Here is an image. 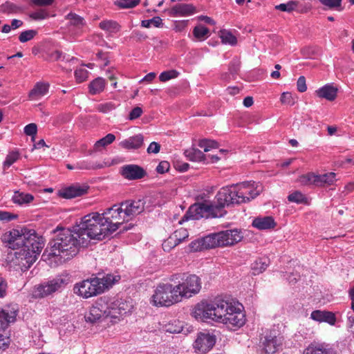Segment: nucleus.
<instances>
[{"mask_svg": "<svg viewBox=\"0 0 354 354\" xmlns=\"http://www.w3.org/2000/svg\"><path fill=\"white\" fill-rule=\"evenodd\" d=\"M263 191L262 184L245 181L223 187L218 192L214 202L205 201L191 205L179 221L180 224L189 220L202 218H219L225 216L226 206L249 202Z\"/></svg>", "mask_w": 354, "mask_h": 354, "instance_id": "obj_1", "label": "nucleus"}, {"mask_svg": "<svg viewBox=\"0 0 354 354\" xmlns=\"http://www.w3.org/2000/svg\"><path fill=\"white\" fill-rule=\"evenodd\" d=\"M79 226L82 243L89 240L102 241L113 232L103 216L98 212H92L84 216Z\"/></svg>", "mask_w": 354, "mask_h": 354, "instance_id": "obj_2", "label": "nucleus"}, {"mask_svg": "<svg viewBox=\"0 0 354 354\" xmlns=\"http://www.w3.org/2000/svg\"><path fill=\"white\" fill-rule=\"evenodd\" d=\"M12 245V247H8L6 260L11 266H18L22 272L31 267L43 249V247L39 245Z\"/></svg>", "mask_w": 354, "mask_h": 354, "instance_id": "obj_3", "label": "nucleus"}, {"mask_svg": "<svg viewBox=\"0 0 354 354\" xmlns=\"http://www.w3.org/2000/svg\"><path fill=\"white\" fill-rule=\"evenodd\" d=\"M217 323L226 325L232 329L239 328L246 321L243 306L239 302H232L221 298L218 304Z\"/></svg>", "mask_w": 354, "mask_h": 354, "instance_id": "obj_4", "label": "nucleus"}, {"mask_svg": "<svg viewBox=\"0 0 354 354\" xmlns=\"http://www.w3.org/2000/svg\"><path fill=\"white\" fill-rule=\"evenodd\" d=\"M84 245H50L42 254L41 259L49 263L61 264L75 257Z\"/></svg>", "mask_w": 354, "mask_h": 354, "instance_id": "obj_5", "label": "nucleus"}, {"mask_svg": "<svg viewBox=\"0 0 354 354\" xmlns=\"http://www.w3.org/2000/svg\"><path fill=\"white\" fill-rule=\"evenodd\" d=\"M69 283H71V276L66 272H64L55 278L35 286L32 297L35 299L46 297L55 292L61 291Z\"/></svg>", "mask_w": 354, "mask_h": 354, "instance_id": "obj_6", "label": "nucleus"}, {"mask_svg": "<svg viewBox=\"0 0 354 354\" xmlns=\"http://www.w3.org/2000/svg\"><path fill=\"white\" fill-rule=\"evenodd\" d=\"M178 286L171 283L158 284L151 297V302L156 306H170L181 301L178 291Z\"/></svg>", "mask_w": 354, "mask_h": 354, "instance_id": "obj_7", "label": "nucleus"}, {"mask_svg": "<svg viewBox=\"0 0 354 354\" xmlns=\"http://www.w3.org/2000/svg\"><path fill=\"white\" fill-rule=\"evenodd\" d=\"M170 280L178 283V293L181 298H189L199 292L201 288V279L196 274H187L186 273H177L172 274Z\"/></svg>", "mask_w": 354, "mask_h": 354, "instance_id": "obj_8", "label": "nucleus"}, {"mask_svg": "<svg viewBox=\"0 0 354 354\" xmlns=\"http://www.w3.org/2000/svg\"><path fill=\"white\" fill-rule=\"evenodd\" d=\"M2 241L4 243H14L15 241H21L22 243H44L45 239L33 229L26 227H21L12 229L2 236Z\"/></svg>", "mask_w": 354, "mask_h": 354, "instance_id": "obj_9", "label": "nucleus"}, {"mask_svg": "<svg viewBox=\"0 0 354 354\" xmlns=\"http://www.w3.org/2000/svg\"><path fill=\"white\" fill-rule=\"evenodd\" d=\"M243 238V232L237 229L227 230L208 234L191 243H239Z\"/></svg>", "mask_w": 354, "mask_h": 354, "instance_id": "obj_10", "label": "nucleus"}, {"mask_svg": "<svg viewBox=\"0 0 354 354\" xmlns=\"http://www.w3.org/2000/svg\"><path fill=\"white\" fill-rule=\"evenodd\" d=\"M220 302L221 298H216L210 302L201 301L194 306L192 315L198 320L217 322L216 316L218 315L217 306Z\"/></svg>", "mask_w": 354, "mask_h": 354, "instance_id": "obj_11", "label": "nucleus"}, {"mask_svg": "<svg viewBox=\"0 0 354 354\" xmlns=\"http://www.w3.org/2000/svg\"><path fill=\"white\" fill-rule=\"evenodd\" d=\"M52 233L53 243H82L81 233L78 225L74 227L73 230L58 226Z\"/></svg>", "mask_w": 354, "mask_h": 354, "instance_id": "obj_12", "label": "nucleus"}, {"mask_svg": "<svg viewBox=\"0 0 354 354\" xmlns=\"http://www.w3.org/2000/svg\"><path fill=\"white\" fill-rule=\"evenodd\" d=\"M124 213L122 206L120 204V205H114L100 214L113 233L124 222L127 221Z\"/></svg>", "mask_w": 354, "mask_h": 354, "instance_id": "obj_13", "label": "nucleus"}, {"mask_svg": "<svg viewBox=\"0 0 354 354\" xmlns=\"http://www.w3.org/2000/svg\"><path fill=\"white\" fill-rule=\"evenodd\" d=\"M98 277H93L76 283L73 288L75 294L84 297L89 298L102 293L98 282Z\"/></svg>", "mask_w": 354, "mask_h": 354, "instance_id": "obj_14", "label": "nucleus"}, {"mask_svg": "<svg viewBox=\"0 0 354 354\" xmlns=\"http://www.w3.org/2000/svg\"><path fill=\"white\" fill-rule=\"evenodd\" d=\"M109 315L108 298L101 297L91 307L84 318L86 322L94 324L102 318L110 317Z\"/></svg>", "mask_w": 354, "mask_h": 354, "instance_id": "obj_15", "label": "nucleus"}, {"mask_svg": "<svg viewBox=\"0 0 354 354\" xmlns=\"http://www.w3.org/2000/svg\"><path fill=\"white\" fill-rule=\"evenodd\" d=\"M216 337L209 333H199L194 343V347L198 353L208 352L215 344Z\"/></svg>", "mask_w": 354, "mask_h": 354, "instance_id": "obj_16", "label": "nucleus"}, {"mask_svg": "<svg viewBox=\"0 0 354 354\" xmlns=\"http://www.w3.org/2000/svg\"><path fill=\"white\" fill-rule=\"evenodd\" d=\"M132 307V305L125 300L116 299L109 303V316L111 318H118L120 316L127 315L131 312Z\"/></svg>", "mask_w": 354, "mask_h": 354, "instance_id": "obj_17", "label": "nucleus"}, {"mask_svg": "<svg viewBox=\"0 0 354 354\" xmlns=\"http://www.w3.org/2000/svg\"><path fill=\"white\" fill-rule=\"evenodd\" d=\"M283 340L282 336L277 335L275 331H270L266 335L263 342L266 353L273 354L277 352L281 347Z\"/></svg>", "mask_w": 354, "mask_h": 354, "instance_id": "obj_18", "label": "nucleus"}, {"mask_svg": "<svg viewBox=\"0 0 354 354\" xmlns=\"http://www.w3.org/2000/svg\"><path fill=\"white\" fill-rule=\"evenodd\" d=\"M145 201L143 200L128 201L122 203L124 214L126 216L127 221L132 217L140 214L145 209Z\"/></svg>", "mask_w": 354, "mask_h": 354, "instance_id": "obj_19", "label": "nucleus"}, {"mask_svg": "<svg viewBox=\"0 0 354 354\" xmlns=\"http://www.w3.org/2000/svg\"><path fill=\"white\" fill-rule=\"evenodd\" d=\"M121 175L127 180H133L144 178L147 172L137 165H127L121 167Z\"/></svg>", "mask_w": 354, "mask_h": 354, "instance_id": "obj_20", "label": "nucleus"}, {"mask_svg": "<svg viewBox=\"0 0 354 354\" xmlns=\"http://www.w3.org/2000/svg\"><path fill=\"white\" fill-rule=\"evenodd\" d=\"M49 88V83L42 81L37 82L28 93L29 100L32 101L41 100L48 93Z\"/></svg>", "mask_w": 354, "mask_h": 354, "instance_id": "obj_21", "label": "nucleus"}, {"mask_svg": "<svg viewBox=\"0 0 354 354\" xmlns=\"http://www.w3.org/2000/svg\"><path fill=\"white\" fill-rule=\"evenodd\" d=\"M304 354H337V351L328 344L313 342L304 349Z\"/></svg>", "mask_w": 354, "mask_h": 354, "instance_id": "obj_22", "label": "nucleus"}, {"mask_svg": "<svg viewBox=\"0 0 354 354\" xmlns=\"http://www.w3.org/2000/svg\"><path fill=\"white\" fill-rule=\"evenodd\" d=\"M196 12V8L190 3H177L169 10V14L173 17H186Z\"/></svg>", "mask_w": 354, "mask_h": 354, "instance_id": "obj_23", "label": "nucleus"}, {"mask_svg": "<svg viewBox=\"0 0 354 354\" xmlns=\"http://www.w3.org/2000/svg\"><path fill=\"white\" fill-rule=\"evenodd\" d=\"M143 142L144 137L142 134L139 133L122 140L119 143V146L124 149L135 150L140 149L142 146Z\"/></svg>", "mask_w": 354, "mask_h": 354, "instance_id": "obj_24", "label": "nucleus"}, {"mask_svg": "<svg viewBox=\"0 0 354 354\" xmlns=\"http://www.w3.org/2000/svg\"><path fill=\"white\" fill-rule=\"evenodd\" d=\"M310 318L319 322H326L330 325H335L336 322L335 314L326 310H313L310 314Z\"/></svg>", "mask_w": 354, "mask_h": 354, "instance_id": "obj_25", "label": "nucleus"}, {"mask_svg": "<svg viewBox=\"0 0 354 354\" xmlns=\"http://www.w3.org/2000/svg\"><path fill=\"white\" fill-rule=\"evenodd\" d=\"M88 188V186L86 185H74L64 189L61 195L65 198L80 196L87 192Z\"/></svg>", "mask_w": 354, "mask_h": 354, "instance_id": "obj_26", "label": "nucleus"}, {"mask_svg": "<svg viewBox=\"0 0 354 354\" xmlns=\"http://www.w3.org/2000/svg\"><path fill=\"white\" fill-rule=\"evenodd\" d=\"M315 93L320 98H324L328 101H333L337 97V88L332 84H327L317 89Z\"/></svg>", "mask_w": 354, "mask_h": 354, "instance_id": "obj_27", "label": "nucleus"}, {"mask_svg": "<svg viewBox=\"0 0 354 354\" xmlns=\"http://www.w3.org/2000/svg\"><path fill=\"white\" fill-rule=\"evenodd\" d=\"M17 312L7 309L0 310V330H4L11 322L15 321Z\"/></svg>", "mask_w": 354, "mask_h": 354, "instance_id": "obj_28", "label": "nucleus"}, {"mask_svg": "<svg viewBox=\"0 0 354 354\" xmlns=\"http://www.w3.org/2000/svg\"><path fill=\"white\" fill-rule=\"evenodd\" d=\"M276 223L272 216L257 217L252 221V225L259 230H269L274 227Z\"/></svg>", "mask_w": 354, "mask_h": 354, "instance_id": "obj_29", "label": "nucleus"}, {"mask_svg": "<svg viewBox=\"0 0 354 354\" xmlns=\"http://www.w3.org/2000/svg\"><path fill=\"white\" fill-rule=\"evenodd\" d=\"M120 279V276L118 274L114 275L112 274H107L105 276H103L102 278L98 277V282L100 283V288L102 289V292L106 289H109L113 284L118 282Z\"/></svg>", "mask_w": 354, "mask_h": 354, "instance_id": "obj_30", "label": "nucleus"}, {"mask_svg": "<svg viewBox=\"0 0 354 354\" xmlns=\"http://www.w3.org/2000/svg\"><path fill=\"white\" fill-rule=\"evenodd\" d=\"M316 186L324 187L331 185L336 181V174L334 172H329L322 175H317Z\"/></svg>", "mask_w": 354, "mask_h": 354, "instance_id": "obj_31", "label": "nucleus"}, {"mask_svg": "<svg viewBox=\"0 0 354 354\" xmlns=\"http://www.w3.org/2000/svg\"><path fill=\"white\" fill-rule=\"evenodd\" d=\"M99 27L109 35L115 34L120 30V26L113 20H104L99 24Z\"/></svg>", "mask_w": 354, "mask_h": 354, "instance_id": "obj_32", "label": "nucleus"}, {"mask_svg": "<svg viewBox=\"0 0 354 354\" xmlns=\"http://www.w3.org/2000/svg\"><path fill=\"white\" fill-rule=\"evenodd\" d=\"M270 264L268 257L259 258L252 264V273L254 275L259 274L266 270Z\"/></svg>", "mask_w": 354, "mask_h": 354, "instance_id": "obj_33", "label": "nucleus"}, {"mask_svg": "<svg viewBox=\"0 0 354 354\" xmlns=\"http://www.w3.org/2000/svg\"><path fill=\"white\" fill-rule=\"evenodd\" d=\"M106 86V81L102 77H97L88 85L89 93L96 95L102 92Z\"/></svg>", "mask_w": 354, "mask_h": 354, "instance_id": "obj_34", "label": "nucleus"}, {"mask_svg": "<svg viewBox=\"0 0 354 354\" xmlns=\"http://www.w3.org/2000/svg\"><path fill=\"white\" fill-rule=\"evenodd\" d=\"M184 155L191 161L202 162L205 160L204 153L196 148H189L185 150Z\"/></svg>", "mask_w": 354, "mask_h": 354, "instance_id": "obj_35", "label": "nucleus"}, {"mask_svg": "<svg viewBox=\"0 0 354 354\" xmlns=\"http://www.w3.org/2000/svg\"><path fill=\"white\" fill-rule=\"evenodd\" d=\"M33 199L32 194L19 192H15L12 196L13 202L20 205L29 204Z\"/></svg>", "mask_w": 354, "mask_h": 354, "instance_id": "obj_36", "label": "nucleus"}, {"mask_svg": "<svg viewBox=\"0 0 354 354\" xmlns=\"http://www.w3.org/2000/svg\"><path fill=\"white\" fill-rule=\"evenodd\" d=\"M188 237V231L185 228H180L178 230H176L169 236V239L171 241H174V243H181L182 242L187 241Z\"/></svg>", "mask_w": 354, "mask_h": 354, "instance_id": "obj_37", "label": "nucleus"}, {"mask_svg": "<svg viewBox=\"0 0 354 354\" xmlns=\"http://www.w3.org/2000/svg\"><path fill=\"white\" fill-rule=\"evenodd\" d=\"M193 35L198 41H204L209 36V30L203 25L196 26L193 29Z\"/></svg>", "mask_w": 354, "mask_h": 354, "instance_id": "obj_38", "label": "nucleus"}, {"mask_svg": "<svg viewBox=\"0 0 354 354\" xmlns=\"http://www.w3.org/2000/svg\"><path fill=\"white\" fill-rule=\"evenodd\" d=\"M222 43L235 46L237 43V39L230 31L227 30H222L219 34Z\"/></svg>", "mask_w": 354, "mask_h": 354, "instance_id": "obj_39", "label": "nucleus"}, {"mask_svg": "<svg viewBox=\"0 0 354 354\" xmlns=\"http://www.w3.org/2000/svg\"><path fill=\"white\" fill-rule=\"evenodd\" d=\"M317 174L314 173H308L299 176L298 181L302 185H315Z\"/></svg>", "mask_w": 354, "mask_h": 354, "instance_id": "obj_40", "label": "nucleus"}, {"mask_svg": "<svg viewBox=\"0 0 354 354\" xmlns=\"http://www.w3.org/2000/svg\"><path fill=\"white\" fill-rule=\"evenodd\" d=\"M140 2V0H116L114 5L120 9H129L135 8Z\"/></svg>", "mask_w": 354, "mask_h": 354, "instance_id": "obj_41", "label": "nucleus"}, {"mask_svg": "<svg viewBox=\"0 0 354 354\" xmlns=\"http://www.w3.org/2000/svg\"><path fill=\"white\" fill-rule=\"evenodd\" d=\"M115 139V136L113 133H108L104 138L97 140L94 147L95 150H99L100 147H105L106 146L111 144Z\"/></svg>", "mask_w": 354, "mask_h": 354, "instance_id": "obj_42", "label": "nucleus"}, {"mask_svg": "<svg viewBox=\"0 0 354 354\" xmlns=\"http://www.w3.org/2000/svg\"><path fill=\"white\" fill-rule=\"evenodd\" d=\"M49 12L46 9H39L30 13L29 17L36 21L44 20L50 17Z\"/></svg>", "mask_w": 354, "mask_h": 354, "instance_id": "obj_43", "label": "nucleus"}, {"mask_svg": "<svg viewBox=\"0 0 354 354\" xmlns=\"http://www.w3.org/2000/svg\"><path fill=\"white\" fill-rule=\"evenodd\" d=\"M299 3L297 1H290L286 3H281L275 6V9L282 12H290L296 9Z\"/></svg>", "mask_w": 354, "mask_h": 354, "instance_id": "obj_44", "label": "nucleus"}, {"mask_svg": "<svg viewBox=\"0 0 354 354\" xmlns=\"http://www.w3.org/2000/svg\"><path fill=\"white\" fill-rule=\"evenodd\" d=\"M141 25L145 28H150L151 26L159 28L163 25L162 20L159 17H154L152 19L142 20Z\"/></svg>", "mask_w": 354, "mask_h": 354, "instance_id": "obj_45", "label": "nucleus"}, {"mask_svg": "<svg viewBox=\"0 0 354 354\" xmlns=\"http://www.w3.org/2000/svg\"><path fill=\"white\" fill-rule=\"evenodd\" d=\"M198 147L203 149L205 151H209L212 149L218 147V144L216 141L209 139H202L199 140Z\"/></svg>", "mask_w": 354, "mask_h": 354, "instance_id": "obj_46", "label": "nucleus"}, {"mask_svg": "<svg viewBox=\"0 0 354 354\" xmlns=\"http://www.w3.org/2000/svg\"><path fill=\"white\" fill-rule=\"evenodd\" d=\"M76 167H77V169H94L101 168L102 165H97L89 160H81L76 162Z\"/></svg>", "mask_w": 354, "mask_h": 354, "instance_id": "obj_47", "label": "nucleus"}, {"mask_svg": "<svg viewBox=\"0 0 354 354\" xmlns=\"http://www.w3.org/2000/svg\"><path fill=\"white\" fill-rule=\"evenodd\" d=\"M66 18L72 25L78 28L83 26L84 24V19L75 13H69Z\"/></svg>", "mask_w": 354, "mask_h": 354, "instance_id": "obj_48", "label": "nucleus"}, {"mask_svg": "<svg viewBox=\"0 0 354 354\" xmlns=\"http://www.w3.org/2000/svg\"><path fill=\"white\" fill-rule=\"evenodd\" d=\"M75 80L77 83L86 81L88 77V71L83 68H77L74 72Z\"/></svg>", "mask_w": 354, "mask_h": 354, "instance_id": "obj_49", "label": "nucleus"}, {"mask_svg": "<svg viewBox=\"0 0 354 354\" xmlns=\"http://www.w3.org/2000/svg\"><path fill=\"white\" fill-rule=\"evenodd\" d=\"M37 34V31L35 30H28L21 32L19 36V40L21 43H25L33 39Z\"/></svg>", "mask_w": 354, "mask_h": 354, "instance_id": "obj_50", "label": "nucleus"}, {"mask_svg": "<svg viewBox=\"0 0 354 354\" xmlns=\"http://www.w3.org/2000/svg\"><path fill=\"white\" fill-rule=\"evenodd\" d=\"M290 202L296 203H304L306 201V196L300 192H295L288 196Z\"/></svg>", "mask_w": 354, "mask_h": 354, "instance_id": "obj_51", "label": "nucleus"}, {"mask_svg": "<svg viewBox=\"0 0 354 354\" xmlns=\"http://www.w3.org/2000/svg\"><path fill=\"white\" fill-rule=\"evenodd\" d=\"M178 75V72L175 70L164 71L159 75V79L161 82H166L171 79L176 78Z\"/></svg>", "mask_w": 354, "mask_h": 354, "instance_id": "obj_52", "label": "nucleus"}, {"mask_svg": "<svg viewBox=\"0 0 354 354\" xmlns=\"http://www.w3.org/2000/svg\"><path fill=\"white\" fill-rule=\"evenodd\" d=\"M19 158V153L17 152H11L10 153L4 162H3V167L4 168H8L9 167H10L14 162H15Z\"/></svg>", "mask_w": 354, "mask_h": 354, "instance_id": "obj_53", "label": "nucleus"}, {"mask_svg": "<svg viewBox=\"0 0 354 354\" xmlns=\"http://www.w3.org/2000/svg\"><path fill=\"white\" fill-rule=\"evenodd\" d=\"M282 104L292 106L295 104V99L291 93L283 92L280 97Z\"/></svg>", "mask_w": 354, "mask_h": 354, "instance_id": "obj_54", "label": "nucleus"}, {"mask_svg": "<svg viewBox=\"0 0 354 354\" xmlns=\"http://www.w3.org/2000/svg\"><path fill=\"white\" fill-rule=\"evenodd\" d=\"M227 245H221V246H226ZM216 246H220V245H192L191 247V251L198 252L203 251L205 250H210L216 248Z\"/></svg>", "mask_w": 354, "mask_h": 354, "instance_id": "obj_55", "label": "nucleus"}, {"mask_svg": "<svg viewBox=\"0 0 354 354\" xmlns=\"http://www.w3.org/2000/svg\"><path fill=\"white\" fill-rule=\"evenodd\" d=\"M115 109V105L111 102L100 104L97 106V110L102 113H108Z\"/></svg>", "mask_w": 354, "mask_h": 354, "instance_id": "obj_56", "label": "nucleus"}, {"mask_svg": "<svg viewBox=\"0 0 354 354\" xmlns=\"http://www.w3.org/2000/svg\"><path fill=\"white\" fill-rule=\"evenodd\" d=\"M17 217L18 216L15 214L0 210V221H10L16 219Z\"/></svg>", "mask_w": 354, "mask_h": 354, "instance_id": "obj_57", "label": "nucleus"}, {"mask_svg": "<svg viewBox=\"0 0 354 354\" xmlns=\"http://www.w3.org/2000/svg\"><path fill=\"white\" fill-rule=\"evenodd\" d=\"M24 131L27 136H34L37 132V127L35 123H30L24 127Z\"/></svg>", "mask_w": 354, "mask_h": 354, "instance_id": "obj_58", "label": "nucleus"}, {"mask_svg": "<svg viewBox=\"0 0 354 354\" xmlns=\"http://www.w3.org/2000/svg\"><path fill=\"white\" fill-rule=\"evenodd\" d=\"M297 90L301 92L304 93L307 90V86L306 84V78L304 76H300L297 82Z\"/></svg>", "mask_w": 354, "mask_h": 354, "instance_id": "obj_59", "label": "nucleus"}, {"mask_svg": "<svg viewBox=\"0 0 354 354\" xmlns=\"http://www.w3.org/2000/svg\"><path fill=\"white\" fill-rule=\"evenodd\" d=\"M324 6L329 8H337L341 6L342 0H319Z\"/></svg>", "mask_w": 354, "mask_h": 354, "instance_id": "obj_60", "label": "nucleus"}, {"mask_svg": "<svg viewBox=\"0 0 354 354\" xmlns=\"http://www.w3.org/2000/svg\"><path fill=\"white\" fill-rule=\"evenodd\" d=\"M142 113V110L140 107L136 106L133 108L129 115V119L131 120L138 118Z\"/></svg>", "mask_w": 354, "mask_h": 354, "instance_id": "obj_61", "label": "nucleus"}, {"mask_svg": "<svg viewBox=\"0 0 354 354\" xmlns=\"http://www.w3.org/2000/svg\"><path fill=\"white\" fill-rule=\"evenodd\" d=\"M169 169V163L167 161L160 162L156 167V171L158 174H164Z\"/></svg>", "mask_w": 354, "mask_h": 354, "instance_id": "obj_62", "label": "nucleus"}, {"mask_svg": "<svg viewBox=\"0 0 354 354\" xmlns=\"http://www.w3.org/2000/svg\"><path fill=\"white\" fill-rule=\"evenodd\" d=\"M160 146L158 143L156 142H152L150 143L149 146L147 148V152L149 153H157L160 151Z\"/></svg>", "mask_w": 354, "mask_h": 354, "instance_id": "obj_63", "label": "nucleus"}, {"mask_svg": "<svg viewBox=\"0 0 354 354\" xmlns=\"http://www.w3.org/2000/svg\"><path fill=\"white\" fill-rule=\"evenodd\" d=\"M7 282L0 277V298L3 297L6 294Z\"/></svg>", "mask_w": 354, "mask_h": 354, "instance_id": "obj_64", "label": "nucleus"}]
</instances>
